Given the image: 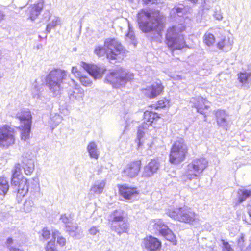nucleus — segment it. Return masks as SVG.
Here are the masks:
<instances>
[{"label":"nucleus","mask_w":251,"mask_h":251,"mask_svg":"<svg viewBox=\"0 0 251 251\" xmlns=\"http://www.w3.org/2000/svg\"><path fill=\"white\" fill-rule=\"evenodd\" d=\"M10 182L11 186L15 189L17 198H21L27 195L29 187V180L22 174V167L16 163L11 171Z\"/></svg>","instance_id":"obj_1"},{"label":"nucleus","mask_w":251,"mask_h":251,"mask_svg":"<svg viewBox=\"0 0 251 251\" xmlns=\"http://www.w3.org/2000/svg\"><path fill=\"white\" fill-rule=\"evenodd\" d=\"M185 27L177 28L175 26L169 27L165 34V43L172 50H181L187 47L183 35L179 33L184 31Z\"/></svg>","instance_id":"obj_2"},{"label":"nucleus","mask_w":251,"mask_h":251,"mask_svg":"<svg viewBox=\"0 0 251 251\" xmlns=\"http://www.w3.org/2000/svg\"><path fill=\"white\" fill-rule=\"evenodd\" d=\"M189 148L184 139L180 138L172 144L169 154V162L174 165L184 161L189 154Z\"/></svg>","instance_id":"obj_3"},{"label":"nucleus","mask_w":251,"mask_h":251,"mask_svg":"<svg viewBox=\"0 0 251 251\" xmlns=\"http://www.w3.org/2000/svg\"><path fill=\"white\" fill-rule=\"evenodd\" d=\"M168 215L175 220L190 225L194 224L198 219L197 215L194 211L184 207L169 209Z\"/></svg>","instance_id":"obj_4"},{"label":"nucleus","mask_w":251,"mask_h":251,"mask_svg":"<svg viewBox=\"0 0 251 251\" xmlns=\"http://www.w3.org/2000/svg\"><path fill=\"white\" fill-rule=\"evenodd\" d=\"M106 56L109 60L117 59L120 56L125 55L126 50L122 44L115 38H109L104 40Z\"/></svg>","instance_id":"obj_5"},{"label":"nucleus","mask_w":251,"mask_h":251,"mask_svg":"<svg viewBox=\"0 0 251 251\" xmlns=\"http://www.w3.org/2000/svg\"><path fill=\"white\" fill-rule=\"evenodd\" d=\"M208 166L206 159L201 157L193 160L187 165V170L184 175L186 179L191 180L198 176Z\"/></svg>","instance_id":"obj_6"},{"label":"nucleus","mask_w":251,"mask_h":251,"mask_svg":"<svg viewBox=\"0 0 251 251\" xmlns=\"http://www.w3.org/2000/svg\"><path fill=\"white\" fill-rule=\"evenodd\" d=\"M15 131L8 125L0 126V147L7 149L15 142Z\"/></svg>","instance_id":"obj_7"},{"label":"nucleus","mask_w":251,"mask_h":251,"mask_svg":"<svg viewBox=\"0 0 251 251\" xmlns=\"http://www.w3.org/2000/svg\"><path fill=\"white\" fill-rule=\"evenodd\" d=\"M66 72L64 70L54 69L50 72L46 77V82L50 89L60 88L65 79Z\"/></svg>","instance_id":"obj_8"},{"label":"nucleus","mask_w":251,"mask_h":251,"mask_svg":"<svg viewBox=\"0 0 251 251\" xmlns=\"http://www.w3.org/2000/svg\"><path fill=\"white\" fill-rule=\"evenodd\" d=\"M164 86L160 80L152 82L151 85L141 89L143 95L149 99H153L163 94Z\"/></svg>","instance_id":"obj_9"},{"label":"nucleus","mask_w":251,"mask_h":251,"mask_svg":"<svg viewBox=\"0 0 251 251\" xmlns=\"http://www.w3.org/2000/svg\"><path fill=\"white\" fill-rule=\"evenodd\" d=\"M53 239L48 241L45 245V251H59L58 247L62 248L66 246V239L61 235V233L57 230L52 232Z\"/></svg>","instance_id":"obj_10"},{"label":"nucleus","mask_w":251,"mask_h":251,"mask_svg":"<svg viewBox=\"0 0 251 251\" xmlns=\"http://www.w3.org/2000/svg\"><path fill=\"white\" fill-rule=\"evenodd\" d=\"M142 166L141 159H135L129 162L122 171V176L132 178L138 175Z\"/></svg>","instance_id":"obj_11"},{"label":"nucleus","mask_w":251,"mask_h":251,"mask_svg":"<svg viewBox=\"0 0 251 251\" xmlns=\"http://www.w3.org/2000/svg\"><path fill=\"white\" fill-rule=\"evenodd\" d=\"M143 245L149 251H158L162 247L161 242L157 238L149 235L143 239Z\"/></svg>","instance_id":"obj_12"},{"label":"nucleus","mask_w":251,"mask_h":251,"mask_svg":"<svg viewBox=\"0 0 251 251\" xmlns=\"http://www.w3.org/2000/svg\"><path fill=\"white\" fill-rule=\"evenodd\" d=\"M81 66L94 79L100 78L102 76L103 70L95 64L82 62Z\"/></svg>","instance_id":"obj_13"},{"label":"nucleus","mask_w":251,"mask_h":251,"mask_svg":"<svg viewBox=\"0 0 251 251\" xmlns=\"http://www.w3.org/2000/svg\"><path fill=\"white\" fill-rule=\"evenodd\" d=\"M118 188L120 195L126 200H130L139 194L136 187H129L126 184H119Z\"/></svg>","instance_id":"obj_14"},{"label":"nucleus","mask_w":251,"mask_h":251,"mask_svg":"<svg viewBox=\"0 0 251 251\" xmlns=\"http://www.w3.org/2000/svg\"><path fill=\"white\" fill-rule=\"evenodd\" d=\"M71 73L83 86L87 87L92 84V80L87 75L83 74L76 66L72 67Z\"/></svg>","instance_id":"obj_15"},{"label":"nucleus","mask_w":251,"mask_h":251,"mask_svg":"<svg viewBox=\"0 0 251 251\" xmlns=\"http://www.w3.org/2000/svg\"><path fill=\"white\" fill-rule=\"evenodd\" d=\"M143 118V124L149 126L161 118V114L151 110H146L144 112Z\"/></svg>","instance_id":"obj_16"},{"label":"nucleus","mask_w":251,"mask_h":251,"mask_svg":"<svg viewBox=\"0 0 251 251\" xmlns=\"http://www.w3.org/2000/svg\"><path fill=\"white\" fill-rule=\"evenodd\" d=\"M159 164L157 159H151L144 167L143 176L147 177L152 176L159 169Z\"/></svg>","instance_id":"obj_17"},{"label":"nucleus","mask_w":251,"mask_h":251,"mask_svg":"<svg viewBox=\"0 0 251 251\" xmlns=\"http://www.w3.org/2000/svg\"><path fill=\"white\" fill-rule=\"evenodd\" d=\"M16 118L23 124H32V116L28 109H22L20 112L17 113Z\"/></svg>","instance_id":"obj_18"},{"label":"nucleus","mask_w":251,"mask_h":251,"mask_svg":"<svg viewBox=\"0 0 251 251\" xmlns=\"http://www.w3.org/2000/svg\"><path fill=\"white\" fill-rule=\"evenodd\" d=\"M43 0H39L37 3L29 7L26 11L27 16H39L43 8Z\"/></svg>","instance_id":"obj_19"},{"label":"nucleus","mask_w":251,"mask_h":251,"mask_svg":"<svg viewBox=\"0 0 251 251\" xmlns=\"http://www.w3.org/2000/svg\"><path fill=\"white\" fill-rule=\"evenodd\" d=\"M170 105V100L166 97H163L159 99L154 104H151L148 107L155 110L165 109L169 108Z\"/></svg>","instance_id":"obj_20"},{"label":"nucleus","mask_w":251,"mask_h":251,"mask_svg":"<svg viewBox=\"0 0 251 251\" xmlns=\"http://www.w3.org/2000/svg\"><path fill=\"white\" fill-rule=\"evenodd\" d=\"M125 79L124 77L120 75V74L118 72H110L105 78V80L107 82L112 84L120 83Z\"/></svg>","instance_id":"obj_21"},{"label":"nucleus","mask_w":251,"mask_h":251,"mask_svg":"<svg viewBox=\"0 0 251 251\" xmlns=\"http://www.w3.org/2000/svg\"><path fill=\"white\" fill-rule=\"evenodd\" d=\"M161 235L169 241L173 245L177 244V240L176 235L169 228H166L165 229L161 230Z\"/></svg>","instance_id":"obj_22"},{"label":"nucleus","mask_w":251,"mask_h":251,"mask_svg":"<svg viewBox=\"0 0 251 251\" xmlns=\"http://www.w3.org/2000/svg\"><path fill=\"white\" fill-rule=\"evenodd\" d=\"M32 124L21 125L19 128L21 130V138L23 140H26L30 137Z\"/></svg>","instance_id":"obj_23"},{"label":"nucleus","mask_w":251,"mask_h":251,"mask_svg":"<svg viewBox=\"0 0 251 251\" xmlns=\"http://www.w3.org/2000/svg\"><path fill=\"white\" fill-rule=\"evenodd\" d=\"M207 100L203 98H198L194 103V107L196 108L197 111L201 114L203 113L204 110L208 108L209 106L206 105Z\"/></svg>","instance_id":"obj_24"},{"label":"nucleus","mask_w":251,"mask_h":251,"mask_svg":"<svg viewBox=\"0 0 251 251\" xmlns=\"http://www.w3.org/2000/svg\"><path fill=\"white\" fill-rule=\"evenodd\" d=\"M238 80L242 85H246L251 82V74L246 72H240L237 74Z\"/></svg>","instance_id":"obj_25"},{"label":"nucleus","mask_w":251,"mask_h":251,"mask_svg":"<svg viewBox=\"0 0 251 251\" xmlns=\"http://www.w3.org/2000/svg\"><path fill=\"white\" fill-rule=\"evenodd\" d=\"M237 204H239L243 202L248 198L251 197V190L239 189L237 191Z\"/></svg>","instance_id":"obj_26"},{"label":"nucleus","mask_w":251,"mask_h":251,"mask_svg":"<svg viewBox=\"0 0 251 251\" xmlns=\"http://www.w3.org/2000/svg\"><path fill=\"white\" fill-rule=\"evenodd\" d=\"M215 116L216 121L219 126H226V114L224 111L219 110L216 111Z\"/></svg>","instance_id":"obj_27"},{"label":"nucleus","mask_w":251,"mask_h":251,"mask_svg":"<svg viewBox=\"0 0 251 251\" xmlns=\"http://www.w3.org/2000/svg\"><path fill=\"white\" fill-rule=\"evenodd\" d=\"M110 218L109 222L111 223L122 222L124 219V212H119L118 210H115L110 215Z\"/></svg>","instance_id":"obj_28"},{"label":"nucleus","mask_w":251,"mask_h":251,"mask_svg":"<svg viewBox=\"0 0 251 251\" xmlns=\"http://www.w3.org/2000/svg\"><path fill=\"white\" fill-rule=\"evenodd\" d=\"M137 16H163L160 11L156 9H143L137 14Z\"/></svg>","instance_id":"obj_29"},{"label":"nucleus","mask_w":251,"mask_h":251,"mask_svg":"<svg viewBox=\"0 0 251 251\" xmlns=\"http://www.w3.org/2000/svg\"><path fill=\"white\" fill-rule=\"evenodd\" d=\"M9 189L8 181L4 176H0V195L4 196Z\"/></svg>","instance_id":"obj_30"},{"label":"nucleus","mask_w":251,"mask_h":251,"mask_svg":"<svg viewBox=\"0 0 251 251\" xmlns=\"http://www.w3.org/2000/svg\"><path fill=\"white\" fill-rule=\"evenodd\" d=\"M187 12V9L183 5H180L179 6H175L171 9L169 16H180V14H186Z\"/></svg>","instance_id":"obj_31"},{"label":"nucleus","mask_w":251,"mask_h":251,"mask_svg":"<svg viewBox=\"0 0 251 251\" xmlns=\"http://www.w3.org/2000/svg\"><path fill=\"white\" fill-rule=\"evenodd\" d=\"M153 225H152L153 229L156 231H158L161 234V231L166 228H169L166 225L161 219L153 220Z\"/></svg>","instance_id":"obj_32"},{"label":"nucleus","mask_w":251,"mask_h":251,"mask_svg":"<svg viewBox=\"0 0 251 251\" xmlns=\"http://www.w3.org/2000/svg\"><path fill=\"white\" fill-rule=\"evenodd\" d=\"M87 150L89 153L90 156L95 159L98 158V154L97 151V146L96 143L94 142H91L87 146Z\"/></svg>","instance_id":"obj_33"},{"label":"nucleus","mask_w":251,"mask_h":251,"mask_svg":"<svg viewBox=\"0 0 251 251\" xmlns=\"http://www.w3.org/2000/svg\"><path fill=\"white\" fill-rule=\"evenodd\" d=\"M128 229V226L126 223H123L111 226V229L115 231L119 234L126 232Z\"/></svg>","instance_id":"obj_34"},{"label":"nucleus","mask_w":251,"mask_h":251,"mask_svg":"<svg viewBox=\"0 0 251 251\" xmlns=\"http://www.w3.org/2000/svg\"><path fill=\"white\" fill-rule=\"evenodd\" d=\"M203 42L208 46H212L215 42L214 35L212 33H205L203 36Z\"/></svg>","instance_id":"obj_35"},{"label":"nucleus","mask_w":251,"mask_h":251,"mask_svg":"<svg viewBox=\"0 0 251 251\" xmlns=\"http://www.w3.org/2000/svg\"><path fill=\"white\" fill-rule=\"evenodd\" d=\"M104 186L105 183L102 182L98 184L93 185L91 188V190L94 193L100 194L102 193Z\"/></svg>","instance_id":"obj_36"},{"label":"nucleus","mask_w":251,"mask_h":251,"mask_svg":"<svg viewBox=\"0 0 251 251\" xmlns=\"http://www.w3.org/2000/svg\"><path fill=\"white\" fill-rule=\"evenodd\" d=\"M34 205L33 201L31 200H26L24 204L23 208L25 212L31 211Z\"/></svg>","instance_id":"obj_37"},{"label":"nucleus","mask_w":251,"mask_h":251,"mask_svg":"<svg viewBox=\"0 0 251 251\" xmlns=\"http://www.w3.org/2000/svg\"><path fill=\"white\" fill-rule=\"evenodd\" d=\"M51 235L50 231L47 227H44L42 228L41 232V236L44 239V240H48Z\"/></svg>","instance_id":"obj_38"},{"label":"nucleus","mask_w":251,"mask_h":251,"mask_svg":"<svg viewBox=\"0 0 251 251\" xmlns=\"http://www.w3.org/2000/svg\"><path fill=\"white\" fill-rule=\"evenodd\" d=\"M94 52L96 54L99 56H102L104 54L106 55V49L104 47V44L103 46H97L95 48Z\"/></svg>","instance_id":"obj_39"},{"label":"nucleus","mask_w":251,"mask_h":251,"mask_svg":"<svg viewBox=\"0 0 251 251\" xmlns=\"http://www.w3.org/2000/svg\"><path fill=\"white\" fill-rule=\"evenodd\" d=\"M140 27L145 32H149L153 29V27L149 22L140 23Z\"/></svg>","instance_id":"obj_40"},{"label":"nucleus","mask_w":251,"mask_h":251,"mask_svg":"<svg viewBox=\"0 0 251 251\" xmlns=\"http://www.w3.org/2000/svg\"><path fill=\"white\" fill-rule=\"evenodd\" d=\"M34 169V165L33 163L26 164L24 167V172L26 175H31Z\"/></svg>","instance_id":"obj_41"},{"label":"nucleus","mask_w":251,"mask_h":251,"mask_svg":"<svg viewBox=\"0 0 251 251\" xmlns=\"http://www.w3.org/2000/svg\"><path fill=\"white\" fill-rule=\"evenodd\" d=\"M65 228L66 231L69 233H75L78 228L77 226H71L69 225H66Z\"/></svg>","instance_id":"obj_42"},{"label":"nucleus","mask_w":251,"mask_h":251,"mask_svg":"<svg viewBox=\"0 0 251 251\" xmlns=\"http://www.w3.org/2000/svg\"><path fill=\"white\" fill-rule=\"evenodd\" d=\"M226 45L225 39H221L216 44L217 47L220 50H222L226 46Z\"/></svg>","instance_id":"obj_43"},{"label":"nucleus","mask_w":251,"mask_h":251,"mask_svg":"<svg viewBox=\"0 0 251 251\" xmlns=\"http://www.w3.org/2000/svg\"><path fill=\"white\" fill-rule=\"evenodd\" d=\"M57 25H58L57 21L52 22L51 23H50L47 25L46 29L48 32H49L52 28H54Z\"/></svg>","instance_id":"obj_44"},{"label":"nucleus","mask_w":251,"mask_h":251,"mask_svg":"<svg viewBox=\"0 0 251 251\" xmlns=\"http://www.w3.org/2000/svg\"><path fill=\"white\" fill-rule=\"evenodd\" d=\"M224 248L223 251H232L231 246L227 242H223Z\"/></svg>","instance_id":"obj_45"},{"label":"nucleus","mask_w":251,"mask_h":251,"mask_svg":"<svg viewBox=\"0 0 251 251\" xmlns=\"http://www.w3.org/2000/svg\"><path fill=\"white\" fill-rule=\"evenodd\" d=\"M202 6L204 9H209L211 5L208 0H204L203 3L202 4Z\"/></svg>","instance_id":"obj_46"},{"label":"nucleus","mask_w":251,"mask_h":251,"mask_svg":"<svg viewBox=\"0 0 251 251\" xmlns=\"http://www.w3.org/2000/svg\"><path fill=\"white\" fill-rule=\"evenodd\" d=\"M142 1L144 4L148 5L155 4L157 2V0H142Z\"/></svg>","instance_id":"obj_47"},{"label":"nucleus","mask_w":251,"mask_h":251,"mask_svg":"<svg viewBox=\"0 0 251 251\" xmlns=\"http://www.w3.org/2000/svg\"><path fill=\"white\" fill-rule=\"evenodd\" d=\"M13 242H14V240H13V239L12 238H11V237H8V238L6 239V244L7 246H11L12 244H13Z\"/></svg>","instance_id":"obj_48"},{"label":"nucleus","mask_w":251,"mask_h":251,"mask_svg":"<svg viewBox=\"0 0 251 251\" xmlns=\"http://www.w3.org/2000/svg\"><path fill=\"white\" fill-rule=\"evenodd\" d=\"M89 232L92 235H95L96 234V233L98 232V230L95 227H92L89 230Z\"/></svg>","instance_id":"obj_49"},{"label":"nucleus","mask_w":251,"mask_h":251,"mask_svg":"<svg viewBox=\"0 0 251 251\" xmlns=\"http://www.w3.org/2000/svg\"><path fill=\"white\" fill-rule=\"evenodd\" d=\"M248 214L250 217V221L251 222V201L250 203L248 205Z\"/></svg>","instance_id":"obj_50"},{"label":"nucleus","mask_w":251,"mask_h":251,"mask_svg":"<svg viewBox=\"0 0 251 251\" xmlns=\"http://www.w3.org/2000/svg\"><path fill=\"white\" fill-rule=\"evenodd\" d=\"M244 242V237L243 236H241L238 240V244H242Z\"/></svg>","instance_id":"obj_51"},{"label":"nucleus","mask_w":251,"mask_h":251,"mask_svg":"<svg viewBox=\"0 0 251 251\" xmlns=\"http://www.w3.org/2000/svg\"><path fill=\"white\" fill-rule=\"evenodd\" d=\"M157 27L161 29L164 27V25L163 24H161V23L158 24L157 25Z\"/></svg>","instance_id":"obj_52"},{"label":"nucleus","mask_w":251,"mask_h":251,"mask_svg":"<svg viewBox=\"0 0 251 251\" xmlns=\"http://www.w3.org/2000/svg\"><path fill=\"white\" fill-rule=\"evenodd\" d=\"M11 251H24L20 250L19 249H18V248H12V249H11Z\"/></svg>","instance_id":"obj_53"},{"label":"nucleus","mask_w":251,"mask_h":251,"mask_svg":"<svg viewBox=\"0 0 251 251\" xmlns=\"http://www.w3.org/2000/svg\"><path fill=\"white\" fill-rule=\"evenodd\" d=\"M190 1L193 3H196L198 1V0H190Z\"/></svg>","instance_id":"obj_54"},{"label":"nucleus","mask_w":251,"mask_h":251,"mask_svg":"<svg viewBox=\"0 0 251 251\" xmlns=\"http://www.w3.org/2000/svg\"><path fill=\"white\" fill-rule=\"evenodd\" d=\"M244 221H245V223H246L248 224H250V223L248 220H247L246 219L244 220Z\"/></svg>","instance_id":"obj_55"}]
</instances>
